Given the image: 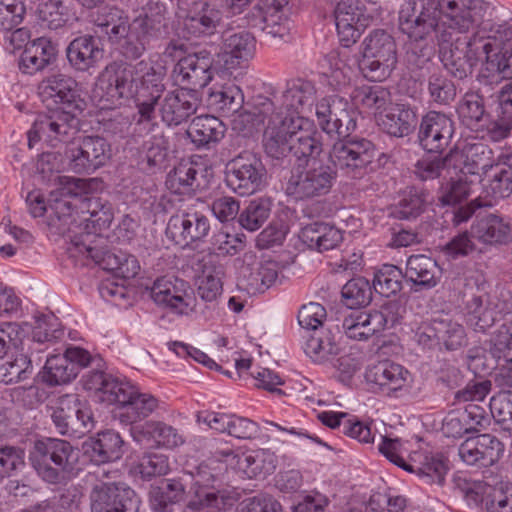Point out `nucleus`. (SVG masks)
<instances>
[{
	"label": "nucleus",
	"mask_w": 512,
	"mask_h": 512,
	"mask_svg": "<svg viewBox=\"0 0 512 512\" xmlns=\"http://www.w3.org/2000/svg\"><path fill=\"white\" fill-rule=\"evenodd\" d=\"M484 0H406L399 9L400 31L407 36L405 61L412 70L439 59L454 77L463 79L481 64L480 75L494 79L512 72V27L488 18Z\"/></svg>",
	"instance_id": "obj_1"
},
{
	"label": "nucleus",
	"mask_w": 512,
	"mask_h": 512,
	"mask_svg": "<svg viewBox=\"0 0 512 512\" xmlns=\"http://www.w3.org/2000/svg\"><path fill=\"white\" fill-rule=\"evenodd\" d=\"M314 94L311 82L295 79L287 83L278 106L269 96L258 95V122L265 125L262 142L267 156L281 159L291 154L307 161L322 153L321 132L313 121L299 115Z\"/></svg>",
	"instance_id": "obj_2"
},
{
	"label": "nucleus",
	"mask_w": 512,
	"mask_h": 512,
	"mask_svg": "<svg viewBox=\"0 0 512 512\" xmlns=\"http://www.w3.org/2000/svg\"><path fill=\"white\" fill-rule=\"evenodd\" d=\"M37 90L42 103L54 111L35 119L28 132L29 147L32 148L40 140L56 146L72 139L78 131L79 121L66 109L77 106L75 103L79 95L75 79L63 73H54L43 79Z\"/></svg>",
	"instance_id": "obj_3"
},
{
	"label": "nucleus",
	"mask_w": 512,
	"mask_h": 512,
	"mask_svg": "<svg viewBox=\"0 0 512 512\" xmlns=\"http://www.w3.org/2000/svg\"><path fill=\"white\" fill-rule=\"evenodd\" d=\"M111 157V146L101 136L80 137L65 148L64 157L56 152L41 155L39 166L42 172H59L67 169L80 175H90L103 167Z\"/></svg>",
	"instance_id": "obj_4"
},
{
	"label": "nucleus",
	"mask_w": 512,
	"mask_h": 512,
	"mask_svg": "<svg viewBox=\"0 0 512 512\" xmlns=\"http://www.w3.org/2000/svg\"><path fill=\"white\" fill-rule=\"evenodd\" d=\"M30 461L42 480L62 484L73 475L78 450L66 440L44 438L35 441L30 451Z\"/></svg>",
	"instance_id": "obj_5"
},
{
	"label": "nucleus",
	"mask_w": 512,
	"mask_h": 512,
	"mask_svg": "<svg viewBox=\"0 0 512 512\" xmlns=\"http://www.w3.org/2000/svg\"><path fill=\"white\" fill-rule=\"evenodd\" d=\"M315 155L307 161L298 162L291 169L285 185V192L295 200H308L328 194L337 178V170L332 164L318 160Z\"/></svg>",
	"instance_id": "obj_6"
},
{
	"label": "nucleus",
	"mask_w": 512,
	"mask_h": 512,
	"mask_svg": "<svg viewBox=\"0 0 512 512\" xmlns=\"http://www.w3.org/2000/svg\"><path fill=\"white\" fill-rule=\"evenodd\" d=\"M480 183L481 194L471 201L468 208H460L455 212V224L467 221L478 208L493 207L499 200L512 196V152H499L496 165Z\"/></svg>",
	"instance_id": "obj_7"
},
{
	"label": "nucleus",
	"mask_w": 512,
	"mask_h": 512,
	"mask_svg": "<svg viewBox=\"0 0 512 512\" xmlns=\"http://www.w3.org/2000/svg\"><path fill=\"white\" fill-rule=\"evenodd\" d=\"M139 84L134 65L112 64L99 75L94 97L104 102L103 107L120 104L122 99H132L138 95Z\"/></svg>",
	"instance_id": "obj_8"
},
{
	"label": "nucleus",
	"mask_w": 512,
	"mask_h": 512,
	"mask_svg": "<svg viewBox=\"0 0 512 512\" xmlns=\"http://www.w3.org/2000/svg\"><path fill=\"white\" fill-rule=\"evenodd\" d=\"M338 138L329 152L332 166L351 177H362L376 156L375 145L368 139L351 137L350 134Z\"/></svg>",
	"instance_id": "obj_9"
},
{
	"label": "nucleus",
	"mask_w": 512,
	"mask_h": 512,
	"mask_svg": "<svg viewBox=\"0 0 512 512\" xmlns=\"http://www.w3.org/2000/svg\"><path fill=\"white\" fill-rule=\"evenodd\" d=\"M56 431L64 436L82 438L95 427L93 413L77 394H65L57 399L51 414Z\"/></svg>",
	"instance_id": "obj_10"
},
{
	"label": "nucleus",
	"mask_w": 512,
	"mask_h": 512,
	"mask_svg": "<svg viewBox=\"0 0 512 512\" xmlns=\"http://www.w3.org/2000/svg\"><path fill=\"white\" fill-rule=\"evenodd\" d=\"M315 116L320 129L328 135L346 137L357 126L355 113L347 100L338 95L324 97L315 105Z\"/></svg>",
	"instance_id": "obj_11"
},
{
	"label": "nucleus",
	"mask_w": 512,
	"mask_h": 512,
	"mask_svg": "<svg viewBox=\"0 0 512 512\" xmlns=\"http://www.w3.org/2000/svg\"><path fill=\"white\" fill-rule=\"evenodd\" d=\"M140 504L135 491L123 483H100L90 493L91 512H138Z\"/></svg>",
	"instance_id": "obj_12"
},
{
	"label": "nucleus",
	"mask_w": 512,
	"mask_h": 512,
	"mask_svg": "<svg viewBox=\"0 0 512 512\" xmlns=\"http://www.w3.org/2000/svg\"><path fill=\"white\" fill-rule=\"evenodd\" d=\"M447 161L454 173L476 176L480 182L496 165L497 154L484 143H468L462 149H452Z\"/></svg>",
	"instance_id": "obj_13"
},
{
	"label": "nucleus",
	"mask_w": 512,
	"mask_h": 512,
	"mask_svg": "<svg viewBox=\"0 0 512 512\" xmlns=\"http://www.w3.org/2000/svg\"><path fill=\"white\" fill-rule=\"evenodd\" d=\"M209 231L210 222L205 215L197 211H183L169 218L165 234L174 244L185 248L203 242Z\"/></svg>",
	"instance_id": "obj_14"
},
{
	"label": "nucleus",
	"mask_w": 512,
	"mask_h": 512,
	"mask_svg": "<svg viewBox=\"0 0 512 512\" xmlns=\"http://www.w3.org/2000/svg\"><path fill=\"white\" fill-rule=\"evenodd\" d=\"M334 16L340 42L345 47L354 44L372 20L360 0H341Z\"/></svg>",
	"instance_id": "obj_15"
},
{
	"label": "nucleus",
	"mask_w": 512,
	"mask_h": 512,
	"mask_svg": "<svg viewBox=\"0 0 512 512\" xmlns=\"http://www.w3.org/2000/svg\"><path fill=\"white\" fill-rule=\"evenodd\" d=\"M504 444L492 434H479L464 440L458 447V456L469 466L486 468L503 456Z\"/></svg>",
	"instance_id": "obj_16"
},
{
	"label": "nucleus",
	"mask_w": 512,
	"mask_h": 512,
	"mask_svg": "<svg viewBox=\"0 0 512 512\" xmlns=\"http://www.w3.org/2000/svg\"><path fill=\"white\" fill-rule=\"evenodd\" d=\"M213 57L207 51L189 54L175 64L173 78L182 88H204L213 78Z\"/></svg>",
	"instance_id": "obj_17"
},
{
	"label": "nucleus",
	"mask_w": 512,
	"mask_h": 512,
	"mask_svg": "<svg viewBox=\"0 0 512 512\" xmlns=\"http://www.w3.org/2000/svg\"><path fill=\"white\" fill-rule=\"evenodd\" d=\"M409 371L396 362L382 360L367 366L364 374L365 382L373 392L391 396L403 390L407 384Z\"/></svg>",
	"instance_id": "obj_18"
},
{
	"label": "nucleus",
	"mask_w": 512,
	"mask_h": 512,
	"mask_svg": "<svg viewBox=\"0 0 512 512\" xmlns=\"http://www.w3.org/2000/svg\"><path fill=\"white\" fill-rule=\"evenodd\" d=\"M200 105L198 92L193 88H180L165 93L159 102L162 121L168 126H178L197 112Z\"/></svg>",
	"instance_id": "obj_19"
},
{
	"label": "nucleus",
	"mask_w": 512,
	"mask_h": 512,
	"mask_svg": "<svg viewBox=\"0 0 512 512\" xmlns=\"http://www.w3.org/2000/svg\"><path fill=\"white\" fill-rule=\"evenodd\" d=\"M189 290L190 286L186 281L175 276H164L154 282L151 297L157 305L174 314L184 315L190 309Z\"/></svg>",
	"instance_id": "obj_20"
},
{
	"label": "nucleus",
	"mask_w": 512,
	"mask_h": 512,
	"mask_svg": "<svg viewBox=\"0 0 512 512\" xmlns=\"http://www.w3.org/2000/svg\"><path fill=\"white\" fill-rule=\"evenodd\" d=\"M453 133V122L449 117L430 111L421 120L419 143L429 153H441L449 145Z\"/></svg>",
	"instance_id": "obj_21"
},
{
	"label": "nucleus",
	"mask_w": 512,
	"mask_h": 512,
	"mask_svg": "<svg viewBox=\"0 0 512 512\" xmlns=\"http://www.w3.org/2000/svg\"><path fill=\"white\" fill-rule=\"evenodd\" d=\"M131 435L138 442L164 448H175L184 443L183 436L173 426L162 421H146L131 427Z\"/></svg>",
	"instance_id": "obj_22"
},
{
	"label": "nucleus",
	"mask_w": 512,
	"mask_h": 512,
	"mask_svg": "<svg viewBox=\"0 0 512 512\" xmlns=\"http://www.w3.org/2000/svg\"><path fill=\"white\" fill-rule=\"evenodd\" d=\"M222 22V12L208 3H195L183 20V30L192 37L214 35Z\"/></svg>",
	"instance_id": "obj_23"
},
{
	"label": "nucleus",
	"mask_w": 512,
	"mask_h": 512,
	"mask_svg": "<svg viewBox=\"0 0 512 512\" xmlns=\"http://www.w3.org/2000/svg\"><path fill=\"white\" fill-rule=\"evenodd\" d=\"M66 56L71 67L79 72H87L96 67L103 58L99 40L92 35H82L73 39L66 48Z\"/></svg>",
	"instance_id": "obj_24"
},
{
	"label": "nucleus",
	"mask_w": 512,
	"mask_h": 512,
	"mask_svg": "<svg viewBox=\"0 0 512 512\" xmlns=\"http://www.w3.org/2000/svg\"><path fill=\"white\" fill-rule=\"evenodd\" d=\"M74 196L75 200L80 201L79 227L83 226V231L87 237L92 234L98 235L110 226L113 214L109 205L103 204L101 199L97 197L78 198L77 194H74Z\"/></svg>",
	"instance_id": "obj_25"
},
{
	"label": "nucleus",
	"mask_w": 512,
	"mask_h": 512,
	"mask_svg": "<svg viewBox=\"0 0 512 512\" xmlns=\"http://www.w3.org/2000/svg\"><path fill=\"white\" fill-rule=\"evenodd\" d=\"M131 24L144 38H160L166 32L165 5L159 1H148L137 11Z\"/></svg>",
	"instance_id": "obj_26"
},
{
	"label": "nucleus",
	"mask_w": 512,
	"mask_h": 512,
	"mask_svg": "<svg viewBox=\"0 0 512 512\" xmlns=\"http://www.w3.org/2000/svg\"><path fill=\"white\" fill-rule=\"evenodd\" d=\"M465 311L468 324L480 332L492 327L499 314L495 298L488 293L473 295L466 302Z\"/></svg>",
	"instance_id": "obj_27"
},
{
	"label": "nucleus",
	"mask_w": 512,
	"mask_h": 512,
	"mask_svg": "<svg viewBox=\"0 0 512 512\" xmlns=\"http://www.w3.org/2000/svg\"><path fill=\"white\" fill-rule=\"evenodd\" d=\"M287 4L288 0H264L261 8L264 35L284 40L289 36L292 22L285 11Z\"/></svg>",
	"instance_id": "obj_28"
},
{
	"label": "nucleus",
	"mask_w": 512,
	"mask_h": 512,
	"mask_svg": "<svg viewBox=\"0 0 512 512\" xmlns=\"http://www.w3.org/2000/svg\"><path fill=\"white\" fill-rule=\"evenodd\" d=\"M225 131V125L218 117L200 115L190 123L187 135L197 148H209L223 139Z\"/></svg>",
	"instance_id": "obj_29"
},
{
	"label": "nucleus",
	"mask_w": 512,
	"mask_h": 512,
	"mask_svg": "<svg viewBox=\"0 0 512 512\" xmlns=\"http://www.w3.org/2000/svg\"><path fill=\"white\" fill-rule=\"evenodd\" d=\"M195 270L201 272L197 278L198 296L206 302L215 301L223 291L222 267L213 264L210 256H203L195 264Z\"/></svg>",
	"instance_id": "obj_30"
},
{
	"label": "nucleus",
	"mask_w": 512,
	"mask_h": 512,
	"mask_svg": "<svg viewBox=\"0 0 512 512\" xmlns=\"http://www.w3.org/2000/svg\"><path fill=\"white\" fill-rule=\"evenodd\" d=\"M123 440L118 432L106 430L98 433L86 446L85 453L97 465L115 461L122 456Z\"/></svg>",
	"instance_id": "obj_31"
},
{
	"label": "nucleus",
	"mask_w": 512,
	"mask_h": 512,
	"mask_svg": "<svg viewBox=\"0 0 512 512\" xmlns=\"http://www.w3.org/2000/svg\"><path fill=\"white\" fill-rule=\"evenodd\" d=\"M56 49L52 42L40 37L28 43L20 57V68L27 74L42 70L55 58Z\"/></svg>",
	"instance_id": "obj_32"
},
{
	"label": "nucleus",
	"mask_w": 512,
	"mask_h": 512,
	"mask_svg": "<svg viewBox=\"0 0 512 512\" xmlns=\"http://www.w3.org/2000/svg\"><path fill=\"white\" fill-rule=\"evenodd\" d=\"M354 105L374 115L382 114L392 103L390 91L380 85H362L351 92Z\"/></svg>",
	"instance_id": "obj_33"
},
{
	"label": "nucleus",
	"mask_w": 512,
	"mask_h": 512,
	"mask_svg": "<svg viewBox=\"0 0 512 512\" xmlns=\"http://www.w3.org/2000/svg\"><path fill=\"white\" fill-rule=\"evenodd\" d=\"M158 407L157 398L150 393L140 392L136 387L131 399L121 407L120 422L126 425H137L136 423L148 418Z\"/></svg>",
	"instance_id": "obj_34"
},
{
	"label": "nucleus",
	"mask_w": 512,
	"mask_h": 512,
	"mask_svg": "<svg viewBox=\"0 0 512 512\" xmlns=\"http://www.w3.org/2000/svg\"><path fill=\"white\" fill-rule=\"evenodd\" d=\"M254 162L246 163L242 156L233 160L227 172L228 186L240 196H250L256 192V167Z\"/></svg>",
	"instance_id": "obj_35"
},
{
	"label": "nucleus",
	"mask_w": 512,
	"mask_h": 512,
	"mask_svg": "<svg viewBox=\"0 0 512 512\" xmlns=\"http://www.w3.org/2000/svg\"><path fill=\"white\" fill-rule=\"evenodd\" d=\"M418 458L405 467V471L415 473L424 483L443 484L448 471L444 458L439 454H420Z\"/></svg>",
	"instance_id": "obj_36"
},
{
	"label": "nucleus",
	"mask_w": 512,
	"mask_h": 512,
	"mask_svg": "<svg viewBox=\"0 0 512 512\" xmlns=\"http://www.w3.org/2000/svg\"><path fill=\"white\" fill-rule=\"evenodd\" d=\"M386 132L395 137L409 135L417 125V116L413 108L406 104H396L381 119Z\"/></svg>",
	"instance_id": "obj_37"
},
{
	"label": "nucleus",
	"mask_w": 512,
	"mask_h": 512,
	"mask_svg": "<svg viewBox=\"0 0 512 512\" xmlns=\"http://www.w3.org/2000/svg\"><path fill=\"white\" fill-rule=\"evenodd\" d=\"M439 268L432 258L417 254L411 255L406 262V277L415 285L433 288L438 282Z\"/></svg>",
	"instance_id": "obj_38"
},
{
	"label": "nucleus",
	"mask_w": 512,
	"mask_h": 512,
	"mask_svg": "<svg viewBox=\"0 0 512 512\" xmlns=\"http://www.w3.org/2000/svg\"><path fill=\"white\" fill-rule=\"evenodd\" d=\"M509 234V224L503 218L494 214L478 219L471 226V235L485 244L504 243Z\"/></svg>",
	"instance_id": "obj_39"
},
{
	"label": "nucleus",
	"mask_w": 512,
	"mask_h": 512,
	"mask_svg": "<svg viewBox=\"0 0 512 512\" xmlns=\"http://www.w3.org/2000/svg\"><path fill=\"white\" fill-rule=\"evenodd\" d=\"M140 94L161 97L165 91L164 78L166 68L160 63L141 60L135 64Z\"/></svg>",
	"instance_id": "obj_40"
},
{
	"label": "nucleus",
	"mask_w": 512,
	"mask_h": 512,
	"mask_svg": "<svg viewBox=\"0 0 512 512\" xmlns=\"http://www.w3.org/2000/svg\"><path fill=\"white\" fill-rule=\"evenodd\" d=\"M203 170L197 163L181 162L169 174L167 183L175 193L184 194L202 187Z\"/></svg>",
	"instance_id": "obj_41"
},
{
	"label": "nucleus",
	"mask_w": 512,
	"mask_h": 512,
	"mask_svg": "<svg viewBox=\"0 0 512 512\" xmlns=\"http://www.w3.org/2000/svg\"><path fill=\"white\" fill-rule=\"evenodd\" d=\"M94 22L101 32L108 36L111 43L119 42L123 35H127L128 28L131 26L123 10L109 6L100 9Z\"/></svg>",
	"instance_id": "obj_42"
},
{
	"label": "nucleus",
	"mask_w": 512,
	"mask_h": 512,
	"mask_svg": "<svg viewBox=\"0 0 512 512\" xmlns=\"http://www.w3.org/2000/svg\"><path fill=\"white\" fill-rule=\"evenodd\" d=\"M379 318H373L371 311H353L342 321V328L349 339L366 341L379 333Z\"/></svg>",
	"instance_id": "obj_43"
},
{
	"label": "nucleus",
	"mask_w": 512,
	"mask_h": 512,
	"mask_svg": "<svg viewBox=\"0 0 512 512\" xmlns=\"http://www.w3.org/2000/svg\"><path fill=\"white\" fill-rule=\"evenodd\" d=\"M243 101L244 97L240 88L236 85H228L212 90L208 95L207 105L222 116H230L240 110Z\"/></svg>",
	"instance_id": "obj_44"
},
{
	"label": "nucleus",
	"mask_w": 512,
	"mask_h": 512,
	"mask_svg": "<svg viewBox=\"0 0 512 512\" xmlns=\"http://www.w3.org/2000/svg\"><path fill=\"white\" fill-rule=\"evenodd\" d=\"M185 492L181 481L168 479L162 486L153 489L150 493V506L154 512H172L173 506L178 503Z\"/></svg>",
	"instance_id": "obj_45"
},
{
	"label": "nucleus",
	"mask_w": 512,
	"mask_h": 512,
	"mask_svg": "<svg viewBox=\"0 0 512 512\" xmlns=\"http://www.w3.org/2000/svg\"><path fill=\"white\" fill-rule=\"evenodd\" d=\"M76 368L65 354L51 355L47 358L41 377L49 386L67 384L76 378Z\"/></svg>",
	"instance_id": "obj_46"
},
{
	"label": "nucleus",
	"mask_w": 512,
	"mask_h": 512,
	"mask_svg": "<svg viewBox=\"0 0 512 512\" xmlns=\"http://www.w3.org/2000/svg\"><path fill=\"white\" fill-rule=\"evenodd\" d=\"M362 54L368 58H397L394 38L385 30L371 31L362 42Z\"/></svg>",
	"instance_id": "obj_47"
},
{
	"label": "nucleus",
	"mask_w": 512,
	"mask_h": 512,
	"mask_svg": "<svg viewBox=\"0 0 512 512\" xmlns=\"http://www.w3.org/2000/svg\"><path fill=\"white\" fill-rule=\"evenodd\" d=\"M340 348L330 330H316L307 339L305 353L314 361H324L338 354Z\"/></svg>",
	"instance_id": "obj_48"
},
{
	"label": "nucleus",
	"mask_w": 512,
	"mask_h": 512,
	"mask_svg": "<svg viewBox=\"0 0 512 512\" xmlns=\"http://www.w3.org/2000/svg\"><path fill=\"white\" fill-rule=\"evenodd\" d=\"M403 273L397 266L384 264L374 272L372 287L376 293L390 297L402 289Z\"/></svg>",
	"instance_id": "obj_49"
},
{
	"label": "nucleus",
	"mask_w": 512,
	"mask_h": 512,
	"mask_svg": "<svg viewBox=\"0 0 512 512\" xmlns=\"http://www.w3.org/2000/svg\"><path fill=\"white\" fill-rule=\"evenodd\" d=\"M439 343L447 350H457L466 344L464 327L448 315L436 316Z\"/></svg>",
	"instance_id": "obj_50"
},
{
	"label": "nucleus",
	"mask_w": 512,
	"mask_h": 512,
	"mask_svg": "<svg viewBox=\"0 0 512 512\" xmlns=\"http://www.w3.org/2000/svg\"><path fill=\"white\" fill-rule=\"evenodd\" d=\"M26 13L23 0H0V31H13V36L26 34L17 27L22 23Z\"/></svg>",
	"instance_id": "obj_51"
},
{
	"label": "nucleus",
	"mask_w": 512,
	"mask_h": 512,
	"mask_svg": "<svg viewBox=\"0 0 512 512\" xmlns=\"http://www.w3.org/2000/svg\"><path fill=\"white\" fill-rule=\"evenodd\" d=\"M457 112L461 121L468 127L476 126L488 115L483 97L477 92L466 93L458 105Z\"/></svg>",
	"instance_id": "obj_52"
},
{
	"label": "nucleus",
	"mask_w": 512,
	"mask_h": 512,
	"mask_svg": "<svg viewBox=\"0 0 512 512\" xmlns=\"http://www.w3.org/2000/svg\"><path fill=\"white\" fill-rule=\"evenodd\" d=\"M372 285L364 277L349 280L342 288L345 304L351 309L366 306L372 300Z\"/></svg>",
	"instance_id": "obj_53"
},
{
	"label": "nucleus",
	"mask_w": 512,
	"mask_h": 512,
	"mask_svg": "<svg viewBox=\"0 0 512 512\" xmlns=\"http://www.w3.org/2000/svg\"><path fill=\"white\" fill-rule=\"evenodd\" d=\"M489 409L496 423L512 434V391L502 390L491 397Z\"/></svg>",
	"instance_id": "obj_54"
},
{
	"label": "nucleus",
	"mask_w": 512,
	"mask_h": 512,
	"mask_svg": "<svg viewBox=\"0 0 512 512\" xmlns=\"http://www.w3.org/2000/svg\"><path fill=\"white\" fill-rule=\"evenodd\" d=\"M397 58H368L363 56L359 68L363 76L372 82L386 80L395 69Z\"/></svg>",
	"instance_id": "obj_55"
},
{
	"label": "nucleus",
	"mask_w": 512,
	"mask_h": 512,
	"mask_svg": "<svg viewBox=\"0 0 512 512\" xmlns=\"http://www.w3.org/2000/svg\"><path fill=\"white\" fill-rule=\"evenodd\" d=\"M136 386L126 379L110 375L103 394L100 396L102 402L117 404L120 408L131 399Z\"/></svg>",
	"instance_id": "obj_56"
},
{
	"label": "nucleus",
	"mask_w": 512,
	"mask_h": 512,
	"mask_svg": "<svg viewBox=\"0 0 512 512\" xmlns=\"http://www.w3.org/2000/svg\"><path fill=\"white\" fill-rule=\"evenodd\" d=\"M425 203L424 194L416 188H410L402 194L395 208V214L398 218L405 220L416 218L424 211Z\"/></svg>",
	"instance_id": "obj_57"
},
{
	"label": "nucleus",
	"mask_w": 512,
	"mask_h": 512,
	"mask_svg": "<svg viewBox=\"0 0 512 512\" xmlns=\"http://www.w3.org/2000/svg\"><path fill=\"white\" fill-rule=\"evenodd\" d=\"M428 92L431 100L440 105H448L456 97V87L453 81L441 73L430 75L428 79Z\"/></svg>",
	"instance_id": "obj_58"
},
{
	"label": "nucleus",
	"mask_w": 512,
	"mask_h": 512,
	"mask_svg": "<svg viewBox=\"0 0 512 512\" xmlns=\"http://www.w3.org/2000/svg\"><path fill=\"white\" fill-rule=\"evenodd\" d=\"M28 323L3 322L0 324V358H3L8 350L18 348L28 332Z\"/></svg>",
	"instance_id": "obj_59"
},
{
	"label": "nucleus",
	"mask_w": 512,
	"mask_h": 512,
	"mask_svg": "<svg viewBox=\"0 0 512 512\" xmlns=\"http://www.w3.org/2000/svg\"><path fill=\"white\" fill-rule=\"evenodd\" d=\"M150 41L151 39L142 37V33L131 25L128 28L127 35H123L119 42H113L112 44L118 46L125 58L136 60L143 55Z\"/></svg>",
	"instance_id": "obj_60"
},
{
	"label": "nucleus",
	"mask_w": 512,
	"mask_h": 512,
	"mask_svg": "<svg viewBox=\"0 0 512 512\" xmlns=\"http://www.w3.org/2000/svg\"><path fill=\"white\" fill-rule=\"evenodd\" d=\"M457 178H452L444 188L441 201L444 205H456L466 200L472 192L473 182L468 181V175L455 173Z\"/></svg>",
	"instance_id": "obj_61"
},
{
	"label": "nucleus",
	"mask_w": 512,
	"mask_h": 512,
	"mask_svg": "<svg viewBox=\"0 0 512 512\" xmlns=\"http://www.w3.org/2000/svg\"><path fill=\"white\" fill-rule=\"evenodd\" d=\"M380 437L379 452L391 463L405 470V467L410 465L405 461V455L409 453V449L405 446L408 442L400 438H389L383 435Z\"/></svg>",
	"instance_id": "obj_62"
},
{
	"label": "nucleus",
	"mask_w": 512,
	"mask_h": 512,
	"mask_svg": "<svg viewBox=\"0 0 512 512\" xmlns=\"http://www.w3.org/2000/svg\"><path fill=\"white\" fill-rule=\"evenodd\" d=\"M457 487L464 494V498L469 506L478 507L484 505L486 498L489 497L493 487L483 481H468L466 478L456 479Z\"/></svg>",
	"instance_id": "obj_63"
},
{
	"label": "nucleus",
	"mask_w": 512,
	"mask_h": 512,
	"mask_svg": "<svg viewBox=\"0 0 512 512\" xmlns=\"http://www.w3.org/2000/svg\"><path fill=\"white\" fill-rule=\"evenodd\" d=\"M244 234H230L226 231H218L212 236V249L217 255H235L245 247Z\"/></svg>",
	"instance_id": "obj_64"
}]
</instances>
